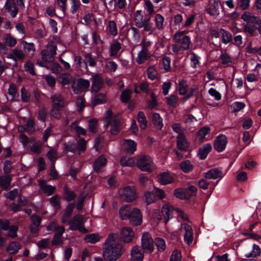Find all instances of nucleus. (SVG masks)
Here are the masks:
<instances>
[{
  "instance_id": "nucleus-11",
  "label": "nucleus",
  "mask_w": 261,
  "mask_h": 261,
  "mask_svg": "<svg viewBox=\"0 0 261 261\" xmlns=\"http://www.w3.org/2000/svg\"><path fill=\"white\" fill-rule=\"evenodd\" d=\"M177 148L181 151H187L189 148L190 143L185 135H178L176 137Z\"/></svg>"
},
{
  "instance_id": "nucleus-19",
  "label": "nucleus",
  "mask_w": 261,
  "mask_h": 261,
  "mask_svg": "<svg viewBox=\"0 0 261 261\" xmlns=\"http://www.w3.org/2000/svg\"><path fill=\"white\" fill-rule=\"evenodd\" d=\"M124 143L126 151L127 153L133 154L137 149V143L131 139H125Z\"/></svg>"
},
{
  "instance_id": "nucleus-13",
  "label": "nucleus",
  "mask_w": 261,
  "mask_h": 261,
  "mask_svg": "<svg viewBox=\"0 0 261 261\" xmlns=\"http://www.w3.org/2000/svg\"><path fill=\"white\" fill-rule=\"evenodd\" d=\"M103 84L102 78L98 74L92 76V84L91 89L93 92H98L101 88Z\"/></svg>"
},
{
  "instance_id": "nucleus-16",
  "label": "nucleus",
  "mask_w": 261,
  "mask_h": 261,
  "mask_svg": "<svg viewBox=\"0 0 261 261\" xmlns=\"http://www.w3.org/2000/svg\"><path fill=\"white\" fill-rule=\"evenodd\" d=\"M107 159L104 155H99L93 163V168L95 172L98 173L101 171V169L106 165Z\"/></svg>"
},
{
  "instance_id": "nucleus-5",
  "label": "nucleus",
  "mask_w": 261,
  "mask_h": 261,
  "mask_svg": "<svg viewBox=\"0 0 261 261\" xmlns=\"http://www.w3.org/2000/svg\"><path fill=\"white\" fill-rule=\"evenodd\" d=\"M179 229L183 233L184 242L187 245L192 246L196 244L194 241L193 229L190 225L187 223H181Z\"/></svg>"
},
{
  "instance_id": "nucleus-1",
  "label": "nucleus",
  "mask_w": 261,
  "mask_h": 261,
  "mask_svg": "<svg viewBox=\"0 0 261 261\" xmlns=\"http://www.w3.org/2000/svg\"><path fill=\"white\" fill-rule=\"evenodd\" d=\"M122 254V246L115 234H110L105 242L103 256L107 261L116 260Z\"/></svg>"
},
{
  "instance_id": "nucleus-55",
  "label": "nucleus",
  "mask_w": 261,
  "mask_h": 261,
  "mask_svg": "<svg viewBox=\"0 0 261 261\" xmlns=\"http://www.w3.org/2000/svg\"><path fill=\"white\" fill-rule=\"evenodd\" d=\"M24 68L26 71L29 72L32 75H36V73L34 70V66L31 61H27L24 64Z\"/></svg>"
},
{
  "instance_id": "nucleus-28",
  "label": "nucleus",
  "mask_w": 261,
  "mask_h": 261,
  "mask_svg": "<svg viewBox=\"0 0 261 261\" xmlns=\"http://www.w3.org/2000/svg\"><path fill=\"white\" fill-rule=\"evenodd\" d=\"M32 223L30 225V230L32 232L35 233L38 230V227L40 224L41 219L37 216H33L31 217Z\"/></svg>"
},
{
  "instance_id": "nucleus-10",
  "label": "nucleus",
  "mask_w": 261,
  "mask_h": 261,
  "mask_svg": "<svg viewBox=\"0 0 261 261\" xmlns=\"http://www.w3.org/2000/svg\"><path fill=\"white\" fill-rule=\"evenodd\" d=\"M123 196L127 202L135 201L137 198V194L135 187L127 186L123 189Z\"/></svg>"
},
{
  "instance_id": "nucleus-6",
  "label": "nucleus",
  "mask_w": 261,
  "mask_h": 261,
  "mask_svg": "<svg viewBox=\"0 0 261 261\" xmlns=\"http://www.w3.org/2000/svg\"><path fill=\"white\" fill-rule=\"evenodd\" d=\"M141 246L143 252L151 253L154 249V242L151 234L148 232H144L141 238Z\"/></svg>"
},
{
  "instance_id": "nucleus-8",
  "label": "nucleus",
  "mask_w": 261,
  "mask_h": 261,
  "mask_svg": "<svg viewBox=\"0 0 261 261\" xmlns=\"http://www.w3.org/2000/svg\"><path fill=\"white\" fill-rule=\"evenodd\" d=\"M142 214L140 210L137 207H135L131 210L129 218L128 219L133 225L138 226L142 223Z\"/></svg>"
},
{
  "instance_id": "nucleus-54",
  "label": "nucleus",
  "mask_w": 261,
  "mask_h": 261,
  "mask_svg": "<svg viewBox=\"0 0 261 261\" xmlns=\"http://www.w3.org/2000/svg\"><path fill=\"white\" fill-rule=\"evenodd\" d=\"M164 17L160 14H156L155 16V22L156 28L161 30L163 28Z\"/></svg>"
},
{
  "instance_id": "nucleus-52",
  "label": "nucleus",
  "mask_w": 261,
  "mask_h": 261,
  "mask_svg": "<svg viewBox=\"0 0 261 261\" xmlns=\"http://www.w3.org/2000/svg\"><path fill=\"white\" fill-rule=\"evenodd\" d=\"M84 58L87 62V65L88 64L90 67H95L96 65V61L95 58L89 53H86L84 55Z\"/></svg>"
},
{
  "instance_id": "nucleus-23",
  "label": "nucleus",
  "mask_w": 261,
  "mask_h": 261,
  "mask_svg": "<svg viewBox=\"0 0 261 261\" xmlns=\"http://www.w3.org/2000/svg\"><path fill=\"white\" fill-rule=\"evenodd\" d=\"M260 254V249L259 247L253 244L250 251L245 253L244 256L247 258H255L259 256Z\"/></svg>"
},
{
  "instance_id": "nucleus-38",
  "label": "nucleus",
  "mask_w": 261,
  "mask_h": 261,
  "mask_svg": "<svg viewBox=\"0 0 261 261\" xmlns=\"http://www.w3.org/2000/svg\"><path fill=\"white\" fill-rule=\"evenodd\" d=\"M174 196L180 199L187 200L189 199V195L186 194V191L184 189L178 188L174 191Z\"/></svg>"
},
{
  "instance_id": "nucleus-40",
  "label": "nucleus",
  "mask_w": 261,
  "mask_h": 261,
  "mask_svg": "<svg viewBox=\"0 0 261 261\" xmlns=\"http://www.w3.org/2000/svg\"><path fill=\"white\" fill-rule=\"evenodd\" d=\"M180 168L183 172L188 173L193 170L194 166L189 160H186L180 164Z\"/></svg>"
},
{
  "instance_id": "nucleus-33",
  "label": "nucleus",
  "mask_w": 261,
  "mask_h": 261,
  "mask_svg": "<svg viewBox=\"0 0 261 261\" xmlns=\"http://www.w3.org/2000/svg\"><path fill=\"white\" fill-rule=\"evenodd\" d=\"M74 208V204H69L66 206L64 214H63L62 218V222L63 223H65L69 221V217L72 213V212Z\"/></svg>"
},
{
  "instance_id": "nucleus-36",
  "label": "nucleus",
  "mask_w": 261,
  "mask_h": 261,
  "mask_svg": "<svg viewBox=\"0 0 261 261\" xmlns=\"http://www.w3.org/2000/svg\"><path fill=\"white\" fill-rule=\"evenodd\" d=\"M109 33L112 36H115L118 34V29L116 22L114 20H110L106 28Z\"/></svg>"
},
{
  "instance_id": "nucleus-29",
  "label": "nucleus",
  "mask_w": 261,
  "mask_h": 261,
  "mask_svg": "<svg viewBox=\"0 0 261 261\" xmlns=\"http://www.w3.org/2000/svg\"><path fill=\"white\" fill-rule=\"evenodd\" d=\"M90 86L89 81L85 79H80L77 81V85L74 89V91L80 92L82 89H86Z\"/></svg>"
},
{
  "instance_id": "nucleus-63",
  "label": "nucleus",
  "mask_w": 261,
  "mask_h": 261,
  "mask_svg": "<svg viewBox=\"0 0 261 261\" xmlns=\"http://www.w3.org/2000/svg\"><path fill=\"white\" fill-rule=\"evenodd\" d=\"M154 70V68L153 66H149L147 69V77L151 81L154 80L156 77V73Z\"/></svg>"
},
{
  "instance_id": "nucleus-48",
  "label": "nucleus",
  "mask_w": 261,
  "mask_h": 261,
  "mask_svg": "<svg viewBox=\"0 0 261 261\" xmlns=\"http://www.w3.org/2000/svg\"><path fill=\"white\" fill-rule=\"evenodd\" d=\"M42 60L45 62H51L54 58V56L51 54L48 49H44L41 52Z\"/></svg>"
},
{
  "instance_id": "nucleus-20",
  "label": "nucleus",
  "mask_w": 261,
  "mask_h": 261,
  "mask_svg": "<svg viewBox=\"0 0 261 261\" xmlns=\"http://www.w3.org/2000/svg\"><path fill=\"white\" fill-rule=\"evenodd\" d=\"M162 214L165 218V223L173 217V207L168 205H164L162 210Z\"/></svg>"
},
{
  "instance_id": "nucleus-37",
  "label": "nucleus",
  "mask_w": 261,
  "mask_h": 261,
  "mask_svg": "<svg viewBox=\"0 0 261 261\" xmlns=\"http://www.w3.org/2000/svg\"><path fill=\"white\" fill-rule=\"evenodd\" d=\"M120 164L122 166L133 167L135 165V162L132 157L124 156L121 158Z\"/></svg>"
},
{
  "instance_id": "nucleus-39",
  "label": "nucleus",
  "mask_w": 261,
  "mask_h": 261,
  "mask_svg": "<svg viewBox=\"0 0 261 261\" xmlns=\"http://www.w3.org/2000/svg\"><path fill=\"white\" fill-rule=\"evenodd\" d=\"M147 56L148 49L145 46H143L142 50L140 51L138 54V59L137 60V63L139 64H142L143 61L141 59L142 58L143 60H146L147 59Z\"/></svg>"
},
{
  "instance_id": "nucleus-62",
  "label": "nucleus",
  "mask_w": 261,
  "mask_h": 261,
  "mask_svg": "<svg viewBox=\"0 0 261 261\" xmlns=\"http://www.w3.org/2000/svg\"><path fill=\"white\" fill-rule=\"evenodd\" d=\"M171 58L169 57L165 56L163 58L162 60V65L164 69L166 71H169L171 69L170 63Z\"/></svg>"
},
{
  "instance_id": "nucleus-35",
  "label": "nucleus",
  "mask_w": 261,
  "mask_h": 261,
  "mask_svg": "<svg viewBox=\"0 0 261 261\" xmlns=\"http://www.w3.org/2000/svg\"><path fill=\"white\" fill-rule=\"evenodd\" d=\"M130 211L128 206H122L119 211V216L121 219L126 220L129 218Z\"/></svg>"
},
{
  "instance_id": "nucleus-4",
  "label": "nucleus",
  "mask_w": 261,
  "mask_h": 261,
  "mask_svg": "<svg viewBox=\"0 0 261 261\" xmlns=\"http://www.w3.org/2000/svg\"><path fill=\"white\" fill-rule=\"evenodd\" d=\"M87 219L82 215L74 216L69 221V229L71 230H78L80 232L86 233L88 229L84 226V224Z\"/></svg>"
},
{
  "instance_id": "nucleus-64",
  "label": "nucleus",
  "mask_w": 261,
  "mask_h": 261,
  "mask_svg": "<svg viewBox=\"0 0 261 261\" xmlns=\"http://www.w3.org/2000/svg\"><path fill=\"white\" fill-rule=\"evenodd\" d=\"M141 92L144 93H148L150 90L149 84L147 81H143L139 85Z\"/></svg>"
},
{
  "instance_id": "nucleus-18",
  "label": "nucleus",
  "mask_w": 261,
  "mask_h": 261,
  "mask_svg": "<svg viewBox=\"0 0 261 261\" xmlns=\"http://www.w3.org/2000/svg\"><path fill=\"white\" fill-rule=\"evenodd\" d=\"M143 252L139 247H134L132 250L131 257L134 261H142L143 258Z\"/></svg>"
},
{
  "instance_id": "nucleus-42",
  "label": "nucleus",
  "mask_w": 261,
  "mask_h": 261,
  "mask_svg": "<svg viewBox=\"0 0 261 261\" xmlns=\"http://www.w3.org/2000/svg\"><path fill=\"white\" fill-rule=\"evenodd\" d=\"M145 202L147 205H149L154 203L156 200V196L155 194L150 191L146 192L144 193Z\"/></svg>"
},
{
  "instance_id": "nucleus-12",
  "label": "nucleus",
  "mask_w": 261,
  "mask_h": 261,
  "mask_svg": "<svg viewBox=\"0 0 261 261\" xmlns=\"http://www.w3.org/2000/svg\"><path fill=\"white\" fill-rule=\"evenodd\" d=\"M4 7L6 11L9 13L12 18H15L17 15L18 8L14 0H6Z\"/></svg>"
},
{
  "instance_id": "nucleus-44",
  "label": "nucleus",
  "mask_w": 261,
  "mask_h": 261,
  "mask_svg": "<svg viewBox=\"0 0 261 261\" xmlns=\"http://www.w3.org/2000/svg\"><path fill=\"white\" fill-rule=\"evenodd\" d=\"M21 248V245L18 242H13L7 247V251L10 254L16 253Z\"/></svg>"
},
{
  "instance_id": "nucleus-3",
  "label": "nucleus",
  "mask_w": 261,
  "mask_h": 261,
  "mask_svg": "<svg viewBox=\"0 0 261 261\" xmlns=\"http://www.w3.org/2000/svg\"><path fill=\"white\" fill-rule=\"evenodd\" d=\"M137 167L142 171L151 173L155 168V164L152 158L147 154H141L136 161Z\"/></svg>"
},
{
  "instance_id": "nucleus-9",
  "label": "nucleus",
  "mask_w": 261,
  "mask_h": 261,
  "mask_svg": "<svg viewBox=\"0 0 261 261\" xmlns=\"http://www.w3.org/2000/svg\"><path fill=\"white\" fill-rule=\"evenodd\" d=\"M227 143L226 136L223 134L219 135L214 141V148L217 151L221 152L225 149Z\"/></svg>"
},
{
  "instance_id": "nucleus-32",
  "label": "nucleus",
  "mask_w": 261,
  "mask_h": 261,
  "mask_svg": "<svg viewBox=\"0 0 261 261\" xmlns=\"http://www.w3.org/2000/svg\"><path fill=\"white\" fill-rule=\"evenodd\" d=\"M189 85L187 81L182 79L179 81L178 91L180 95H185L187 92V89Z\"/></svg>"
},
{
  "instance_id": "nucleus-53",
  "label": "nucleus",
  "mask_w": 261,
  "mask_h": 261,
  "mask_svg": "<svg viewBox=\"0 0 261 261\" xmlns=\"http://www.w3.org/2000/svg\"><path fill=\"white\" fill-rule=\"evenodd\" d=\"M35 121L32 119H29L25 124V128L29 134H31L35 131Z\"/></svg>"
},
{
  "instance_id": "nucleus-43",
  "label": "nucleus",
  "mask_w": 261,
  "mask_h": 261,
  "mask_svg": "<svg viewBox=\"0 0 261 261\" xmlns=\"http://www.w3.org/2000/svg\"><path fill=\"white\" fill-rule=\"evenodd\" d=\"M8 93L12 96L11 101H14L16 100V98L18 97L17 94V88L15 85L11 84L8 89Z\"/></svg>"
},
{
  "instance_id": "nucleus-46",
  "label": "nucleus",
  "mask_w": 261,
  "mask_h": 261,
  "mask_svg": "<svg viewBox=\"0 0 261 261\" xmlns=\"http://www.w3.org/2000/svg\"><path fill=\"white\" fill-rule=\"evenodd\" d=\"M136 25L139 28H144V30L146 32H149L152 33L155 30V28L153 27V24L151 22L148 23H143L142 22H137Z\"/></svg>"
},
{
  "instance_id": "nucleus-59",
  "label": "nucleus",
  "mask_w": 261,
  "mask_h": 261,
  "mask_svg": "<svg viewBox=\"0 0 261 261\" xmlns=\"http://www.w3.org/2000/svg\"><path fill=\"white\" fill-rule=\"evenodd\" d=\"M144 8L149 15H151L155 12L154 6L150 0H145Z\"/></svg>"
},
{
  "instance_id": "nucleus-41",
  "label": "nucleus",
  "mask_w": 261,
  "mask_h": 261,
  "mask_svg": "<svg viewBox=\"0 0 261 261\" xmlns=\"http://www.w3.org/2000/svg\"><path fill=\"white\" fill-rule=\"evenodd\" d=\"M211 128L209 126H205L200 128L197 133L200 141H203L205 137L210 133Z\"/></svg>"
},
{
  "instance_id": "nucleus-57",
  "label": "nucleus",
  "mask_w": 261,
  "mask_h": 261,
  "mask_svg": "<svg viewBox=\"0 0 261 261\" xmlns=\"http://www.w3.org/2000/svg\"><path fill=\"white\" fill-rule=\"evenodd\" d=\"M21 98L24 102H28L30 100V94L24 87L21 89Z\"/></svg>"
},
{
  "instance_id": "nucleus-25",
  "label": "nucleus",
  "mask_w": 261,
  "mask_h": 261,
  "mask_svg": "<svg viewBox=\"0 0 261 261\" xmlns=\"http://www.w3.org/2000/svg\"><path fill=\"white\" fill-rule=\"evenodd\" d=\"M43 180H41L40 182V189L44 194L47 196L53 194L56 190V188L53 186L46 185L43 183Z\"/></svg>"
},
{
  "instance_id": "nucleus-17",
  "label": "nucleus",
  "mask_w": 261,
  "mask_h": 261,
  "mask_svg": "<svg viewBox=\"0 0 261 261\" xmlns=\"http://www.w3.org/2000/svg\"><path fill=\"white\" fill-rule=\"evenodd\" d=\"M205 12L212 16L218 15L219 14L218 1H214L213 3L210 1L208 7L205 8Z\"/></svg>"
},
{
  "instance_id": "nucleus-60",
  "label": "nucleus",
  "mask_w": 261,
  "mask_h": 261,
  "mask_svg": "<svg viewBox=\"0 0 261 261\" xmlns=\"http://www.w3.org/2000/svg\"><path fill=\"white\" fill-rule=\"evenodd\" d=\"M181 47L184 50H187L189 48L190 44L191 43L190 37L188 36H184L181 39Z\"/></svg>"
},
{
  "instance_id": "nucleus-50",
  "label": "nucleus",
  "mask_w": 261,
  "mask_h": 261,
  "mask_svg": "<svg viewBox=\"0 0 261 261\" xmlns=\"http://www.w3.org/2000/svg\"><path fill=\"white\" fill-rule=\"evenodd\" d=\"M84 240L87 243H95L100 240V237L98 234L92 233L86 235Z\"/></svg>"
},
{
  "instance_id": "nucleus-14",
  "label": "nucleus",
  "mask_w": 261,
  "mask_h": 261,
  "mask_svg": "<svg viewBox=\"0 0 261 261\" xmlns=\"http://www.w3.org/2000/svg\"><path fill=\"white\" fill-rule=\"evenodd\" d=\"M224 174L222 171L217 168H212L209 170L207 172L205 173V178L208 179H215L216 178H219L221 179L223 177Z\"/></svg>"
},
{
  "instance_id": "nucleus-2",
  "label": "nucleus",
  "mask_w": 261,
  "mask_h": 261,
  "mask_svg": "<svg viewBox=\"0 0 261 261\" xmlns=\"http://www.w3.org/2000/svg\"><path fill=\"white\" fill-rule=\"evenodd\" d=\"M51 108L50 110V116L56 119H59L61 111L65 107V102L63 96L59 93L54 94L50 97Z\"/></svg>"
},
{
  "instance_id": "nucleus-31",
  "label": "nucleus",
  "mask_w": 261,
  "mask_h": 261,
  "mask_svg": "<svg viewBox=\"0 0 261 261\" xmlns=\"http://www.w3.org/2000/svg\"><path fill=\"white\" fill-rule=\"evenodd\" d=\"M138 121L139 123L141 129H145L147 127V121L143 112L140 111L138 112Z\"/></svg>"
},
{
  "instance_id": "nucleus-45",
  "label": "nucleus",
  "mask_w": 261,
  "mask_h": 261,
  "mask_svg": "<svg viewBox=\"0 0 261 261\" xmlns=\"http://www.w3.org/2000/svg\"><path fill=\"white\" fill-rule=\"evenodd\" d=\"M216 184L217 183L214 184L208 180H199L198 181L199 187L204 190L210 188V190H213Z\"/></svg>"
},
{
  "instance_id": "nucleus-47",
  "label": "nucleus",
  "mask_w": 261,
  "mask_h": 261,
  "mask_svg": "<svg viewBox=\"0 0 261 261\" xmlns=\"http://www.w3.org/2000/svg\"><path fill=\"white\" fill-rule=\"evenodd\" d=\"M4 41L9 46L14 47L17 43L16 39L13 37L10 34H7L4 38Z\"/></svg>"
},
{
  "instance_id": "nucleus-24",
  "label": "nucleus",
  "mask_w": 261,
  "mask_h": 261,
  "mask_svg": "<svg viewBox=\"0 0 261 261\" xmlns=\"http://www.w3.org/2000/svg\"><path fill=\"white\" fill-rule=\"evenodd\" d=\"M120 120L116 117H114L110 125H111L110 133L113 135H116L120 132Z\"/></svg>"
},
{
  "instance_id": "nucleus-26",
  "label": "nucleus",
  "mask_w": 261,
  "mask_h": 261,
  "mask_svg": "<svg viewBox=\"0 0 261 261\" xmlns=\"http://www.w3.org/2000/svg\"><path fill=\"white\" fill-rule=\"evenodd\" d=\"M220 33L222 35V42L227 44L232 41V37L231 33L224 29H220Z\"/></svg>"
},
{
  "instance_id": "nucleus-15",
  "label": "nucleus",
  "mask_w": 261,
  "mask_h": 261,
  "mask_svg": "<svg viewBox=\"0 0 261 261\" xmlns=\"http://www.w3.org/2000/svg\"><path fill=\"white\" fill-rule=\"evenodd\" d=\"M212 149L210 143L202 145L198 149L197 155L201 160H205Z\"/></svg>"
},
{
  "instance_id": "nucleus-7",
  "label": "nucleus",
  "mask_w": 261,
  "mask_h": 261,
  "mask_svg": "<svg viewBox=\"0 0 261 261\" xmlns=\"http://www.w3.org/2000/svg\"><path fill=\"white\" fill-rule=\"evenodd\" d=\"M135 233L133 229L129 226L123 227L120 231V239L124 243L132 242L135 238Z\"/></svg>"
},
{
  "instance_id": "nucleus-22",
  "label": "nucleus",
  "mask_w": 261,
  "mask_h": 261,
  "mask_svg": "<svg viewBox=\"0 0 261 261\" xmlns=\"http://www.w3.org/2000/svg\"><path fill=\"white\" fill-rule=\"evenodd\" d=\"M152 121L156 129H162L163 126V119L159 113H153L152 114Z\"/></svg>"
},
{
  "instance_id": "nucleus-30",
  "label": "nucleus",
  "mask_w": 261,
  "mask_h": 261,
  "mask_svg": "<svg viewBox=\"0 0 261 261\" xmlns=\"http://www.w3.org/2000/svg\"><path fill=\"white\" fill-rule=\"evenodd\" d=\"M167 104L173 108H176L179 105L178 97L174 94H171L168 97L165 98Z\"/></svg>"
},
{
  "instance_id": "nucleus-49",
  "label": "nucleus",
  "mask_w": 261,
  "mask_h": 261,
  "mask_svg": "<svg viewBox=\"0 0 261 261\" xmlns=\"http://www.w3.org/2000/svg\"><path fill=\"white\" fill-rule=\"evenodd\" d=\"M121 48V44L119 42L116 41L112 44L110 47V56H117Z\"/></svg>"
},
{
  "instance_id": "nucleus-56",
  "label": "nucleus",
  "mask_w": 261,
  "mask_h": 261,
  "mask_svg": "<svg viewBox=\"0 0 261 261\" xmlns=\"http://www.w3.org/2000/svg\"><path fill=\"white\" fill-rule=\"evenodd\" d=\"M71 1L70 12L72 14H75L80 8L81 3L80 0H70Z\"/></svg>"
},
{
  "instance_id": "nucleus-34",
  "label": "nucleus",
  "mask_w": 261,
  "mask_h": 261,
  "mask_svg": "<svg viewBox=\"0 0 261 261\" xmlns=\"http://www.w3.org/2000/svg\"><path fill=\"white\" fill-rule=\"evenodd\" d=\"M106 102V94L103 93H99L96 95L92 100V103L94 106L104 103Z\"/></svg>"
},
{
  "instance_id": "nucleus-61",
  "label": "nucleus",
  "mask_w": 261,
  "mask_h": 261,
  "mask_svg": "<svg viewBox=\"0 0 261 261\" xmlns=\"http://www.w3.org/2000/svg\"><path fill=\"white\" fill-rule=\"evenodd\" d=\"M155 245L159 251H163L166 248V243L164 239L161 238H156L155 241Z\"/></svg>"
},
{
  "instance_id": "nucleus-21",
  "label": "nucleus",
  "mask_w": 261,
  "mask_h": 261,
  "mask_svg": "<svg viewBox=\"0 0 261 261\" xmlns=\"http://www.w3.org/2000/svg\"><path fill=\"white\" fill-rule=\"evenodd\" d=\"M48 230L56 231L57 233L63 234L65 231V228L63 226H59L57 221L50 222L47 226Z\"/></svg>"
},
{
  "instance_id": "nucleus-27",
  "label": "nucleus",
  "mask_w": 261,
  "mask_h": 261,
  "mask_svg": "<svg viewBox=\"0 0 261 261\" xmlns=\"http://www.w3.org/2000/svg\"><path fill=\"white\" fill-rule=\"evenodd\" d=\"M31 142H34V143L30 147V150L36 154L41 153L43 147L42 143L40 141L36 142L34 138H31Z\"/></svg>"
},
{
  "instance_id": "nucleus-58",
  "label": "nucleus",
  "mask_w": 261,
  "mask_h": 261,
  "mask_svg": "<svg viewBox=\"0 0 261 261\" xmlns=\"http://www.w3.org/2000/svg\"><path fill=\"white\" fill-rule=\"evenodd\" d=\"M172 128L173 130L178 134V135H185L184 132L185 130V128L181 126V125L179 123H173L172 125Z\"/></svg>"
},
{
  "instance_id": "nucleus-51",
  "label": "nucleus",
  "mask_w": 261,
  "mask_h": 261,
  "mask_svg": "<svg viewBox=\"0 0 261 261\" xmlns=\"http://www.w3.org/2000/svg\"><path fill=\"white\" fill-rule=\"evenodd\" d=\"M132 91L129 89H126L122 92L120 95V100L122 102H127L130 99Z\"/></svg>"
}]
</instances>
